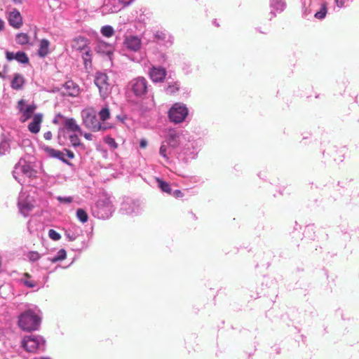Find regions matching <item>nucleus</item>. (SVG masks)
Listing matches in <instances>:
<instances>
[{
  "mask_svg": "<svg viewBox=\"0 0 359 359\" xmlns=\"http://www.w3.org/2000/svg\"><path fill=\"white\" fill-rule=\"evenodd\" d=\"M201 146L202 140H195L187 131L170 128L161 143L159 154L166 161L174 154L179 161L187 163L196 158Z\"/></svg>",
  "mask_w": 359,
  "mask_h": 359,
  "instance_id": "f257e3e1",
  "label": "nucleus"
},
{
  "mask_svg": "<svg viewBox=\"0 0 359 359\" xmlns=\"http://www.w3.org/2000/svg\"><path fill=\"white\" fill-rule=\"evenodd\" d=\"M39 313V310L32 309L22 313L18 318L19 327L25 331L37 330L41 323Z\"/></svg>",
  "mask_w": 359,
  "mask_h": 359,
  "instance_id": "f03ea898",
  "label": "nucleus"
},
{
  "mask_svg": "<svg viewBox=\"0 0 359 359\" xmlns=\"http://www.w3.org/2000/svg\"><path fill=\"white\" fill-rule=\"evenodd\" d=\"M83 125L93 132L104 131L112 127L107 123H100L97 113L93 108L85 109L81 111Z\"/></svg>",
  "mask_w": 359,
  "mask_h": 359,
  "instance_id": "7ed1b4c3",
  "label": "nucleus"
},
{
  "mask_svg": "<svg viewBox=\"0 0 359 359\" xmlns=\"http://www.w3.org/2000/svg\"><path fill=\"white\" fill-rule=\"evenodd\" d=\"M21 346L26 351L34 353L44 351L46 341L43 337L32 334L22 338Z\"/></svg>",
  "mask_w": 359,
  "mask_h": 359,
  "instance_id": "20e7f679",
  "label": "nucleus"
},
{
  "mask_svg": "<svg viewBox=\"0 0 359 359\" xmlns=\"http://www.w3.org/2000/svg\"><path fill=\"white\" fill-rule=\"evenodd\" d=\"M114 211V205L109 198L99 199L92 208V213L98 219H109Z\"/></svg>",
  "mask_w": 359,
  "mask_h": 359,
  "instance_id": "39448f33",
  "label": "nucleus"
},
{
  "mask_svg": "<svg viewBox=\"0 0 359 359\" xmlns=\"http://www.w3.org/2000/svg\"><path fill=\"white\" fill-rule=\"evenodd\" d=\"M189 114L187 105L182 102H176L170 108L168 116L170 122L181 123L184 122Z\"/></svg>",
  "mask_w": 359,
  "mask_h": 359,
  "instance_id": "423d86ee",
  "label": "nucleus"
},
{
  "mask_svg": "<svg viewBox=\"0 0 359 359\" xmlns=\"http://www.w3.org/2000/svg\"><path fill=\"white\" fill-rule=\"evenodd\" d=\"M129 88L137 97H144L149 90V83L143 76L132 79L129 83Z\"/></svg>",
  "mask_w": 359,
  "mask_h": 359,
  "instance_id": "0eeeda50",
  "label": "nucleus"
},
{
  "mask_svg": "<svg viewBox=\"0 0 359 359\" xmlns=\"http://www.w3.org/2000/svg\"><path fill=\"white\" fill-rule=\"evenodd\" d=\"M95 84L99 89L100 96L104 99L111 93V84L106 73L98 72L95 76Z\"/></svg>",
  "mask_w": 359,
  "mask_h": 359,
  "instance_id": "6e6552de",
  "label": "nucleus"
},
{
  "mask_svg": "<svg viewBox=\"0 0 359 359\" xmlns=\"http://www.w3.org/2000/svg\"><path fill=\"white\" fill-rule=\"evenodd\" d=\"M142 210V203L139 200L132 198L125 199L120 208V212L123 215H137Z\"/></svg>",
  "mask_w": 359,
  "mask_h": 359,
  "instance_id": "1a4fd4ad",
  "label": "nucleus"
},
{
  "mask_svg": "<svg viewBox=\"0 0 359 359\" xmlns=\"http://www.w3.org/2000/svg\"><path fill=\"white\" fill-rule=\"evenodd\" d=\"M22 174L29 178H33L36 177V171L34 170L29 164H27L25 161H20L15 166L13 171V175L14 178L20 182L21 180L19 175Z\"/></svg>",
  "mask_w": 359,
  "mask_h": 359,
  "instance_id": "9d476101",
  "label": "nucleus"
},
{
  "mask_svg": "<svg viewBox=\"0 0 359 359\" xmlns=\"http://www.w3.org/2000/svg\"><path fill=\"white\" fill-rule=\"evenodd\" d=\"M147 74L152 82L155 83H163L167 76V70L161 66L151 65Z\"/></svg>",
  "mask_w": 359,
  "mask_h": 359,
  "instance_id": "9b49d317",
  "label": "nucleus"
},
{
  "mask_svg": "<svg viewBox=\"0 0 359 359\" xmlns=\"http://www.w3.org/2000/svg\"><path fill=\"white\" fill-rule=\"evenodd\" d=\"M287 4L285 0H269L270 18L271 20L276 16L278 13H281L286 8Z\"/></svg>",
  "mask_w": 359,
  "mask_h": 359,
  "instance_id": "f8f14e48",
  "label": "nucleus"
},
{
  "mask_svg": "<svg viewBox=\"0 0 359 359\" xmlns=\"http://www.w3.org/2000/svg\"><path fill=\"white\" fill-rule=\"evenodd\" d=\"M18 208L20 213L24 217L28 216L34 208L32 199L25 198L23 195L20 196L18 199Z\"/></svg>",
  "mask_w": 359,
  "mask_h": 359,
  "instance_id": "ddd939ff",
  "label": "nucleus"
},
{
  "mask_svg": "<svg viewBox=\"0 0 359 359\" xmlns=\"http://www.w3.org/2000/svg\"><path fill=\"white\" fill-rule=\"evenodd\" d=\"M123 45L128 50L137 52L141 48L142 41L137 36H128L125 38Z\"/></svg>",
  "mask_w": 359,
  "mask_h": 359,
  "instance_id": "4468645a",
  "label": "nucleus"
},
{
  "mask_svg": "<svg viewBox=\"0 0 359 359\" xmlns=\"http://www.w3.org/2000/svg\"><path fill=\"white\" fill-rule=\"evenodd\" d=\"M155 41L159 44L169 47L172 44V36L165 31H157L154 34Z\"/></svg>",
  "mask_w": 359,
  "mask_h": 359,
  "instance_id": "2eb2a0df",
  "label": "nucleus"
},
{
  "mask_svg": "<svg viewBox=\"0 0 359 359\" xmlns=\"http://www.w3.org/2000/svg\"><path fill=\"white\" fill-rule=\"evenodd\" d=\"M61 91L63 95L76 97L79 93V87L72 81H67L63 84Z\"/></svg>",
  "mask_w": 359,
  "mask_h": 359,
  "instance_id": "dca6fc26",
  "label": "nucleus"
},
{
  "mask_svg": "<svg viewBox=\"0 0 359 359\" xmlns=\"http://www.w3.org/2000/svg\"><path fill=\"white\" fill-rule=\"evenodd\" d=\"M123 5L118 0H106L103 6L102 12L106 13H114L123 9Z\"/></svg>",
  "mask_w": 359,
  "mask_h": 359,
  "instance_id": "f3484780",
  "label": "nucleus"
},
{
  "mask_svg": "<svg viewBox=\"0 0 359 359\" xmlns=\"http://www.w3.org/2000/svg\"><path fill=\"white\" fill-rule=\"evenodd\" d=\"M43 149L49 157L53 158H57L67 165H72V163L70 162H69L65 158V154H63L62 151H61L60 150L55 149L48 146H44L43 147Z\"/></svg>",
  "mask_w": 359,
  "mask_h": 359,
  "instance_id": "a211bd4d",
  "label": "nucleus"
},
{
  "mask_svg": "<svg viewBox=\"0 0 359 359\" xmlns=\"http://www.w3.org/2000/svg\"><path fill=\"white\" fill-rule=\"evenodd\" d=\"M8 22L11 26L14 28H20L22 25V20L20 12L14 9L10 12L8 15Z\"/></svg>",
  "mask_w": 359,
  "mask_h": 359,
  "instance_id": "6ab92c4d",
  "label": "nucleus"
},
{
  "mask_svg": "<svg viewBox=\"0 0 359 359\" xmlns=\"http://www.w3.org/2000/svg\"><path fill=\"white\" fill-rule=\"evenodd\" d=\"M43 119V114H36L34 115L32 121L30 122V123L28 126L29 130L34 133L36 134L39 132L41 128V123L42 122Z\"/></svg>",
  "mask_w": 359,
  "mask_h": 359,
  "instance_id": "aec40b11",
  "label": "nucleus"
},
{
  "mask_svg": "<svg viewBox=\"0 0 359 359\" xmlns=\"http://www.w3.org/2000/svg\"><path fill=\"white\" fill-rule=\"evenodd\" d=\"M23 100H20L19 101L18 104L20 105V111L22 113V121L25 122L31 118L32 115L36 109V105L29 104L27 105L25 107H23Z\"/></svg>",
  "mask_w": 359,
  "mask_h": 359,
  "instance_id": "412c9836",
  "label": "nucleus"
},
{
  "mask_svg": "<svg viewBox=\"0 0 359 359\" xmlns=\"http://www.w3.org/2000/svg\"><path fill=\"white\" fill-rule=\"evenodd\" d=\"M89 41L84 36L75 38L72 42V48L78 50H84L88 48Z\"/></svg>",
  "mask_w": 359,
  "mask_h": 359,
  "instance_id": "4be33fe9",
  "label": "nucleus"
},
{
  "mask_svg": "<svg viewBox=\"0 0 359 359\" xmlns=\"http://www.w3.org/2000/svg\"><path fill=\"white\" fill-rule=\"evenodd\" d=\"M64 127L67 131L78 132L79 135L83 134L81 128L73 118H66L64 122Z\"/></svg>",
  "mask_w": 359,
  "mask_h": 359,
  "instance_id": "5701e85b",
  "label": "nucleus"
},
{
  "mask_svg": "<svg viewBox=\"0 0 359 359\" xmlns=\"http://www.w3.org/2000/svg\"><path fill=\"white\" fill-rule=\"evenodd\" d=\"M81 230L77 227L74 226L65 230V236L69 241H75L81 234Z\"/></svg>",
  "mask_w": 359,
  "mask_h": 359,
  "instance_id": "b1692460",
  "label": "nucleus"
},
{
  "mask_svg": "<svg viewBox=\"0 0 359 359\" xmlns=\"http://www.w3.org/2000/svg\"><path fill=\"white\" fill-rule=\"evenodd\" d=\"M49 45H50V42L48 41V40H47L46 39H43L42 40H41L40 44H39V48L38 50V55L41 57H44L49 53V50H48Z\"/></svg>",
  "mask_w": 359,
  "mask_h": 359,
  "instance_id": "393cba45",
  "label": "nucleus"
},
{
  "mask_svg": "<svg viewBox=\"0 0 359 359\" xmlns=\"http://www.w3.org/2000/svg\"><path fill=\"white\" fill-rule=\"evenodd\" d=\"M156 181L157 182L158 187L161 190V191L168 194H172V189L169 183L158 177L156 178Z\"/></svg>",
  "mask_w": 359,
  "mask_h": 359,
  "instance_id": "a878e982",
  "label": "nucleus"
},
{
  "mask_svg": "<svg viewBox=\"0 0 359 359\" xmlns=\"http://www.w3.org/2000/svg\"><path fill=\"white\" fill-rule=\"evenodd\" d=\"M180 88V84L178 81L168 82V86L165 88V91L167 94L174 95L179 91Z\"/></svg>",
  "mask_w": 359,
  "mask_h": 359,
  "instance_id": "bb28decb",
  "label": "nucleus"
},
{
  "mask_svg": "<svg viewBox=\"0 0 359 359\" xmlns=\"http://www.w3.org/2000/svg\"><path fill=\"white\" fill-rule=\"evenodd\" d=\"M24 83V78L18 74H15L11 81V87L15 90L20 89Z\"/></svg>",
  "mask_w": 359,
  "mask_h": 359,
  "instance_id": "cd10ccee",
  "label": "nucleus"
},
{
  "mask_svg": "<svg viewBox=\"0 0 359 359\" xmlns=\"http://www.w3.org/2000/svg\"><path fill=\"white\" fill-rule=\"evenodd\" d=\"M95 50L108 55L111 53V47L104 42H99L95 46Z\"/></svg>",
  "mask_w": 359,
  "mask_h": 359,
  "instance_id": "c85d7f7f",
  "label": "nucleus"
},
{
  "mask_svg": "<svg viewBox=\"0 0 359 359\" xmlns=\"http://www.w3.org/2000/svg\"><path fill=\"white\" fill-rule=\"evenodd\" d=\"M67 257V252L66 250L64 249L60 250L57 255L53 257L48 258V261H50L52 263H55L59 261L64 260Z\"/></svg>",
  "mask_w": 359,
  "mask_h": 359,
  "instance_id": "c756f323",
  "label": "nucleus"
},
{
  "mask_svg": "<svg viewBox=\"0 0 359 359\" xmlns=\"http://www.w3.org/2000/svg\"><path fill=\"white\" fill-rule=\"evenodd\" d=\"M83 51V55H82V57H83V60L84 65L87 68V67L88 65L89 66L91 65L92 52H91V50H90L89 47L87 49H86V50H84Z\"/></svg>",
  "mask_w": 359,
  "mask_h": 359,
  "instance_id": "7c9ffc66",
  "label": "nucleus"
},
{
  "mask_svg": "<svg viewBox=\"0 0 359 359\" xmlns=\"http://www.w3.org/2000/svg\"><path fill=\"white\" fill-rule=\"evenodd\" d=\"M100 119L104 123L107 120L110 118V111L107 106H105L101 109L98 113Z\"/></svg>",
  "mask_w": 359,
  "mask_h": 359,
  "instance_id": "2f4dec72",
  "label": "nucleus"
},
{
  "mask_svg": "<svg viewBox=\"0 0 359 359\" xmlns=\"http://www.w3.org/2000/svg\"><path fill=\"white\" fill-rule=\"evenodd\" d=\"M76 215L77 219L81 223H86L88 220V215L86 211L82 208H79L76 210Z\"/></svg>",
  "mask_w": 359,
  "mask_h": 359,
  "instance_id": "473e14b6",
  "label": "nucleus"
},
{
  "mask_svg": "<svg viewBox=\"0 0 359 359\" xmlns=\"http://www.w3.org/2000/svg\"><path fill=\"white\" fill-rule=\"evenodd\" d=\"M15 60L21 64H27L29 62L27 55L22 51H18L15 53Z\"/></svg>",
  "mask_w": 359,
  "mask_h": 359,
  "instance_id": "72a5a7b5",
  "label": "nucleus"
},
{
  "mask_svg": "<svg viewBox=\"0 0 359 359\" xmlns=\"http://www.w3.org/2000/svg\"><path fill=\"white\" fill-rule=\"evenodd\" d=\"M15 41L18 44L25 45L29 43V36L27 34L20 33L16 35Z\"/></svg>",
  "mask_w": 359,
  "mask_h": 359,
  "instance_id": "f704fd0d",
  "label": "nucleus"
},
{
  "mask_svg": "<svg viewBox=\"0 0 359 359\" xmlns=\"http://www.w3.org/2000/svg\"><path fill=\"white\" fill-rule=\"evenodd\" d=\"M311 6V0H308L307 1L304 0L302 1V15L304 18H306L311 13V9L309 8Z\"/></svg>",
  "mask_w": 359,
  "mask_h": 359,
  "instance_id": "c9c22d12",
  "label": "nucleus"
},
{
  "mask_svg": "<svg viewBox=\"0 0 359 359\" xmlns=\"http://www.w3.org/2000/svg\"><path fill=\"white\" fill-rule=\"evenodd\" d=\"M101 33L106 37H111L114 34V30L111 26L104 25L101 28Z\"/></svg>",
  "mask_w": 359,
  "mask_h": 359,
  "instance_id": "e433bc0d",
  "label": "nucleus"
},
{
  "mask_svg": "<svg viewBox=\"0 0 359 359\" xmlns=\"http://www.w3.org/2000/svg\"><path fill=\"white\" fill-rule=\"evenodd\" d=\"M10 149V144L7 140H2L0 142V155H4L8 152Z\"/></svg>",
  "mask_w": 359,
  "mask_h": 359,
  "instance_id": "4c0bfd02",
  "label": "nucleus"
},
{
  "mask_svg": "<svg viewBox=\"0 0 359 359\" xmlns=\"http://www.w3.org/2000/svg\"><path fill=\"white\" fill-rule=\"evenodd\" d=\"M69 140L74 147H77L81 145L79 135L76 134L69 135Z\"/></svg>",
  "mask_w": 359,
  "mask_h": 359,
  "instance_id": "58836bf2",
  "label": "nucleus"
},
{
  "mask_svg": "<svg viewBox=\"0 0 359 359\" xmlns=\"http://www.w3.org/2000/svg\"><path fill=\"white\" fill-rule=\"evenodd\" d=\"M327 13V8L325 5H322L319 11L316 12L314 14V17L317 19L322 20L323 19Z\"/></svg>",
  "mask_w": 359,
  "mask_h": 359,
  "instance_id": "ea45409f",
  "label": "nucleus"
},
{
  "mask_svg": "<svg viewBox=\"0 0 359 359\" xmlns=\"http://www.w3.org/2000/svg\"><path fill=\"white\" fill-rule=\"evenodd\" d=\"M56 199L60 203L62 204H69L73 202V197L72 196H58L56 197Z\"/></svg>",
  "mask_w": 359,
  "mask_h": 359,
  "instance_id": "a19ab883",
  "label": "nucleus"
},
{
  "mask_svg": "<svg viewBox=\"0 0 359 359\" xmlns=\"http://www.w3.org/2000/svg\"><path fill=\"white\" fill-rule=\"evenodd\" d=\"M40 257H41V255H39V252H37L36 251H31L27 254V258L29 259V260L30 262H32L39 260L40 259Z\"/></svg>",
  "mask_w": 359,
  "mask_h": 359,
  "instance_id": "79ce46f5",
  "label": "nucleus"
},
{
  "mask_svg": "<svg viewBox=\"0 0 359 359\" xmlns=\"http://www.w3.org/2000/svg\"><path fill=\"white\" fill-rule=\"evenodd\" d=\"M104 142L108 144L110 147L116 149L118 147L117 143L114 138L111 137H107L104 138Z\"/></svg>",
  "mask_w": 359,
  "mask_h": 359,
  "instance_id": "37998d69",
  "label": "nucleus"
},
{
  "mask_svg": "<svg viewBox=\"0 0 359 359\" xmlns=\"http://www.w3.org/2000/svg\"><path fill=\"white\" fill-rule=\"evenodd\" d=\"M49 237L53 241H58L61 238L59 233H57L54 229H50L48 231Z\"/></svg>",
  "mask_w": 359,
  "mask_h": 359,
  "instance_id": "c03bdc74",
  "label": "nucleus"
},
{
  "mask_svg": "<svg viewBox=\"0 0 359 359\" xmlns=\"http://www.w3.org/2000/svg\"><path fill=\"white\" fill-rule=\"evenodd\" d=\"M22 281L23 284L29 288H34L36 286V283L33 280L22 279Z\"/></svg>",
  "mask_w": 359,
  "mask_h": 359,
  "instance_id": "a18cd8bd",
  "label": "nucleus"
},
{
  "mask_svg": "<svg viewBox=\"0 0 359 359\" xmlns=\"http://www.w3.org/2000/svg\"><path fill=\"white\" fill-rule=\"evenodd\" d=\"M170 195L176 198H182L184 196V194L179 189H176L175 191L172 190V194Z\"/></svg>",
  "mask_w": 359,
  "mask_h": 359,
  "instance_id": "49530a36",
  "label": "nucleus"
},
{
  "mask_svg": "<svg viewBox=\"0 0 359 359\" xmlns=\"http://www.w3.org/2000/svg\"><path fill=\"white\" fill-rule=\"evenodd\" d=\"M15 55L13 52L6 51V57L8 61H11L15 59Z\"/></svg>",
  "mask_w": 359,
  "mask_h": 359,
  "instance_id": "de8ad7c7",
  "label": "nucleus"
},
{
  "mask_svg": "<svg viewBox=\"0 0 359 359\" xmlns=\"http://www.w3.org/2000/svg\"><path fill=\"white\" fill-rule=\"evenodd\" d=\"M118 1L121 5H123V7L124 8L130 5L133 1V0H118Z\"/></svg>",
  "mask_w": 359,
  "mask_h": 359,
  "instance_id": "09e8293b",
  "label": "nucleus"
},
{
  "mask_svg": "<svg viewBox=\"0 0 359 359\" xmlns=\"http://www.w3.org/2000/svg\"><path fill=\"white\" fill-rule=\"evenodd\" d=\"M53 135L50 131H47L43 134V137L46 140H50L52 139Z\"/></svg>",
  "mask_w": 359,
  "mask_h": 359,
  "instance_id": "8fccbe9b",
  "label": "nucleus"
},
{
  "mask_svg": "<svg viewBox=\"0 0 359 359\" xmlns=\"http://www.w3.org/2000/svg\"><path fill=\"white\" fill-rule=\"evenodd\" d=\"M147 144H148V142H147V140H145V139H141L140 140V147L141 148H146Z\"/></svg>",
  "mask_w": 359,
  "mask_h": 359,
  "instance_id": "3c124183",
  "label": "nucleus"
},
{
  "mask_svg": "<svg viewBox=\"0 0 359 359\" xmlns=\"http://www.w3.org/2000/svg\"><path fill=\"white\" fill-rule=\"evenodd\" d=\"M81 135H83V137L88 140H92L93 139V135L88 133H83Z\"/></svg>",
  "mask_w": 359,
  "mask_h": 359,
  "instance_id": "603ef678",
  "label": "nucleus"
},
{
  "mask_svg": "<svg viewBox=\"0 0 359 359\" xmlns=\"http://www.w3.org/2000/svg\"><path fill=\"white\" fill-rule=\"evenodd\" d=\"M66 152H67V156L69 158H74V154L73 151H70V150H68V149H65Z\"/></svg>",
  "mask_w": 359,
  "mask_h": 359,
  "instance_id": "864d4df0",
  "label": "nucleus"
},
{
  "mask_svg": "<svg viewBox=\"0 0 359 359\" xmlns=\"http://www.w3.org/2000/svg\"><path fill=\"white\" fill-rule=\"evenodd\" d=\"M4 27V21L0 18V31H1Z\"/></svg>",
  "mask_w": 359,
  "mask_h": 359,
  "instance_id": "5fc2aeb1",
  "label": "nucleus"
},
{
  "mask_svg": "<svg viewBox=\"0 0 359 359\" xmlns=\"http://www.w3.org/2000/svg\"><path fill=\"white\" fill-rule=\"evenodd\" d=\"M116 118H117L118 120H119L120 121H121V122H123V121H124V119H125L123 116H120V115L116 116Z\"/></svg>",
  "mask_w": 359,
  "mask_h": 359,
  "instance_id": "6e6d98bb",
  "label": "nucleus"
},
{
  "mask_svg": "<svg viewBox=\"0 0 359 359\" xmlns=\"http://www.w3.org/2000/svg\"><path fill=\"white\" fill-rule=\"evenodd\" d=\"M33 359H51L49 357H35Z\"/></svg>",
  "mask_w": 359,
  "mask_h": 359,
  "instance_id": "4d7b16f0",
  "label": "nucleus"
},
{
  "mask_svg": "<svg viewBox=\"0 0 359 359\" xmlns=\"http://www.w3.org/2000/svg\"><path fill=\"white\" fill-rule=\"evenodd\" d=\"M212 24L215 26V27H219V25L217 23V21L216 19H215L213 21H212Z\"/></svg>",
  "mask_w": 359,
  "mask_h": 359,
  "instance_id": "13d9d810",
  "label": "nucleus"
},
{
  "mask_svg": "<svg viewBox=\"0 0 359 359\" xmlns=\"http://www.w3.org/2000/svg\"><path fill=\"white\" fill-rule=\"evenodd\" d=\"M260 33H262V34H267L269 32V30L266 31V32H263L262 30H259L258 29H257Z\"/></svg>",
  "mask_w": 359,
  "mask_h": 359,
  "instance_id": "bf43d9fd",
  "label": "nucleus"
},
{
  "mask_svg": "<svg viewBox=\"0 0 359 359\" xmlns=\"http://www.w3.org/2000/svg\"><path fill=\"white\" fill-rule=\"evenodd\" d=\"M25 276L26 278H30V276H29V274H28V273H25Z\"/></svg>",
  "mask_w": 359,
  "mask_h": 359,
  "instance_id": "052dcab7",
  "label": "nucleus"
}]
</instances>
